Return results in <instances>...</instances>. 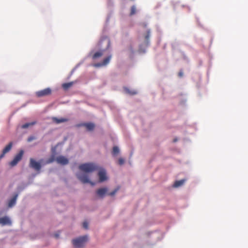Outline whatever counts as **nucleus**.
Returning <instances> with one entry per match:
<instances>
[{
    "instance_id": "obj_15",
    "label": "nucleus",
    "mask_w": 248,
    "mask_h": 248,
    "mask_svg": "<svg viewBox=\"0 0 248 248\" xmlns=\"http://www.w3.org/2000/svg\"><path fill=\"white\" fill-rule=\"evenodd\" d=\"M17 196V194L15 195L14 197L12 199L10 200L8 203V206L9 207H12L15 204Z\"/></svg>"
},
{
    "instance_id": "obj_5",
    "label": "nucleus",
    "mask_w": 248,
    "mask_h": 248,
    "mask_svg": "<svg viewBox=\"0 0 248 248\" xmlns=\"http://www.w3.org/2000/svg\"><path fill=\"white\" fill-rule=\"evenodd\" d=\"M42 160H40V162L36 161L34 159L31 158L30 159V167L36 171H39L41 168V162Z\"/></svg>"
},
{
    "instance_id": "obj_4",
    "label": "nucleus",
    "mask_w": 248,
    "mask_h": 248,
    "mask_svg": "<svg viewBox=\"0 0 248 248\" xmlns=\"http://www.w3.org/2000/svg\"><path fill=\"white\" fill-rule=\"evenodd\" d=\"M24 154V151L21 150L19 153L16 155L13 160L10 162V165L12 167L16 166L18 162L22 159Z\"/></svg>"
},
{
    "instance_id": "obj_29",
    "label": "nucleus",
    "mask_w": 248,
    "mask_h": 248,
    "mask_svg": "<svg viewBox=\"0 0 248 248\" xmlns=\"http://www.w3.org/2000/svg\"><path fill=\"white\" fill-rule=\"evenodd\" d=\"M182 76H183V72H180L179 73V76L181 77H182Z\"/></svg>"
},
{
    "instance_id": "obj_10",
    "label": "nucleus",
    "mask_w": 248,
    "mask_h": 248,
    "mask_svg": "<svg viewBox=\"0 0 248 248\" xmlns=\"http://www.w3.org/2000/svg\"><path fill=\"white\" fill-rule=\"evenodd\" d=\"M13 145L12 142H10L9 144L3 149L1 154L0 155V159L3 158L5 155L9 152L12 149Z\"/></svg>"
},
{
    "instance_id": "obj_24",
    "label": "nucleus",
    "mask_w": 248,
    "mask_h": 248,
    "mask_svg": "<svg viewBox=\"0 0 248 248\" xmlns=\"http://www.w3.org/2000/svg\"><path fill=\"white\" fill-rule=\"evenodd\" d=\"M150 31L148 30L147 31V33H146V35H145V39L147 41H148L149 40V38L150 37Z\"/></svg>"
},
{
    "instance_id": "obj_3",
    "label": "nucleus",
    "mask_w": 248,
    "mask_h": 248,
    "mask_svg": "<svg viewBox=\"0 0 248 248\" xmlns=\"http://www.w3.org/2000/svg\"><path fill=\"white\" fill-rule=\"evenodd\" d=\"M78 178L83 184L90 183L91 185L94 186L95 183L90 181L88 176L86 173H80L77 174Z\"/></svg>"
},
{
    "instance_id": "obj_14",
    "label": "nucleus",
    "mask_w": 248,
    "mask_h": 248,
    "mask_svg": "<svg viewBox=\"0 0 248 248\" xmlns=\"http://www.w3.org/2000/svg\"><path fill=\"white\" fill-rule=\"evenodd\" d=\"M53 122L55 123L56 124H60L63 122H66L68 121V119L64 118H57L56 117H53L52 118Z\"/></svg>"
},
{
    "instance_id": "obj_1",
    "label": "nucleus",
    "mask_w": 248,
    "mask_h": 248,
    "mask_svg": "<svg viewBox=\"0 0 248 248\" xmlns=\"http://www.w3.org/2000/svg\"><path fill=\"white\" fill-rule=\"evenodd\" d=\"M79 169L85 173H90L99 170V167L93 163H84L79 166Z\"/></svg>"
},
{
    "instance_id": "obj_30",
    "label": "nucleus",
    "mask_w": 248,
    "mask_h": 248,
    "mask_svg": "<svg viewBox=\"0 0 248 248\" xmlns=\"http://www.w3.org/2000/svg\"><path fill=\"white\" fill-rule=\"evenodd\" d=\"M55 237H56V238H58V236H59V234H55Z\"/></svg>"
},
{
    "instance_id": "obj_27",
    "label": "nucleus",
    "mask_w": 248,
    "mask_h": 248,
    "mask_svg": "<svg viewBox=\"0 0 248 248\" xmlns=\"http://www.w3.org/2000/svg\"><path fill=\"white\" fill-rule=\"evenodd\" d=\"M35 139V137H34V136H31L30 137L28 138V141L29 142H31V141L32 140H34Z\"/></svg>"
},
{
    "instance_id": "obj_7",
    "label": "nucleus",
    "mask_w": 248,
    "mask_h": 248,
    "mask_svg": "<svg viewBox=\"0 0 248 248\" xmlns=\"http://www.w3.org/2000/svg\"><path fill=\"white\" fill-rule=\"evenodd\" d=\"M98 175L99 177V182H103L105 181H106L108 179V177L106 175V170L104 169L99 170Z\"/></svg>"
},
{
    "instance_id": "obj_9",
    "label": "nucleus",
    "mask_w": 248,
    "mask_h": 248,
    "mask_svg": "<svg viewBox=\"0 0 248 248\" xmlns=\"http://www.w3.org/2000/svg\"><path fill=\"white\" fill-rule=\"evenodd\" d=\"M111 58V56H108L103 60L102 62L95 63L94 64V66L96 67H99L103 66H105L109 62Z\"/></svg>"
},
{
    "instance_id": "obj_19",
    "label": "nucleus",
    "mask_w": 248,
    "mask_h": 248,
    "mask_svg": "<svg viewBox=\"0 0 248 248\" xmlns=\"http://www.w3.org/2000/svg\"><path fill=\"white\" fill-rule=\"evenodd\" d=\"M36 123V122H31V123H26V124H23L22 125L21 127L22 128H27L29 127L30 126L33 125Z\"/></svg>"
},
{
    "instance_id": "obj_21",
    "label": "nucleus",
    "mask_w": 248,
    "mask_h": 248,
    "mask_svg": "<svg viewBox=\"0 0 248 248\" xmlns=\"http://www.w3.org/2000/svg\"><path fill=\"white\" fill-rule=\"evenodd\" d=\"M55 160L54 155H52L49 158L44 164H47L52 163Z\"/></svg>"
},
{
    "instance_id": "obj_17",
    "label": "nucleus",
    "mask_w": 248,
    "mask_h": 248,
    "mask_svg": "<svg viewBox=\"0 0 248 248\" xmlns=\"http://www.w3.org/2000/svg\"><path fill=\"white\" fill-rule=\"evenodd\" d=\"M73 85V82H70L68 83H65L62 84V87L65 90H67L72 86Z\"/></svg>"
},
{
    "instance_id": "obj_32",
    "label": "nucleus",
    "mask_w": 248,
    "mask_h": 248,
    "mask_svg": "<svg viewBox=\"0 0 248 248\" xmlns=\"http://www.w3.org/2000/svg\"><path fill=\"white\" fill-rule=\"evenodd\" d=\"M176 141H177V139H174L173 140L174 142H176Z\"/></svg>"
},
{
    "instance_id": "obj_2",
    "label": "nucleus",
    "mask_w": 248,
    "mask_h": 248,
    "mask_svg": "<svg viewBox=\"0 0 248 248\" xmlns=\"http://www.w3.org/2000/svg\"><path fill=\"white\" fill-rule=\"evenodd\" d=\"M87 236H83L78 237L76 239H74L72 241L73 245L76 248H83L86 242L87 241Z\"/></svg>"
},
{
    "instance_id": "obj_26",
    "label": "nucleus",
    "mask_w": 248,
    "mask_h": 248,
    "mask_svg": "<svg viewBox=\"0 0 248 248\" xmlns=\"http://www.w3.org/2000/svg\"><path fill=\"white\" fill-rule=\"evenodd\" d=\"M83 227L85 229H88V223L86 221H84L83 223Z\"/></svg>"
},
{
    "instance_id": "obj_25",
    "label": "nucleus",
    "mask_w": 248,
    "mask_h": 248,
    "mask_svg": "<svg viewBox=\"0 0 248 248\" xmlns=\"http://www.w3.org/2000/svg\"><path fill=\"white\" fill-rule=\"evenodd\" d=\"M124 162V160L123 158H120L118 160V163L119 165H123Z\"/></svg>"
},
{
    "instance_id": "obj_28",
    "label": "nucleus",
    "mask_w": 248,
    "mask_h": 248,
    "mask_svg": "<svg viewBox=\"0 0 248 248\" xmlns=\"http://www.w3.org/2000/svg\"><path fill=\"white\" fill-rule=\"evenodd\" d=\"M127 93H128L130 94H136V92L133 91V92H130L129 90H127Z\"/></svg>"
},
{
    "instance_id": "obj_11",
    "label": "nucleus",
    "mask_w": 248,
    "mask_h": 248,
    "mask_svg": "<svg viewBox=\"0 0 248 248\" xmlns=\"http://www.w3.org/2000/svg\"><path fill=\"white\" fill-rule=\"evenodd\" d=\"M0 224L2 226L4 225H11L12 222L10 218L7 216L0 218Z\"/></svg>"
},
{
    "instance_id": "obj_8",
    "label": "nucleus",
    "mask_w": 248,
    "mask_h": 248,
    "mask_svg": "<svg viewBox=\"0 0 248 248\" xmlns=\"http://www.w3.org/2000/svg\"><path fill=\"white\" fill-rule=\"evenodd\" d=\"M56 160L58 164L63 165H66L69 162L68 159L62 155L58 156L56 158Z\"/></svg>"
},
{
    "instance_id": "obj_13",
    "label": "nucleus",
    "mask_w": 248,
    "mask_h": 248,
    "mask_svg": "<svg viewBox=\"0 0 248 248\" xmlns=\"http://www.w3.org/2000/svg\"><path fill=\"white\" fill-rule=\"evenodd\" d=\"M108 189L107 187L99 188L96 191V194L100 198H103L107 193Z\"/></svg>"
},
{
    "instance_id": "obj_22",
    "label": "nucleus",
    "mask_w": 248,
    "mask_h": 248,
    "mask_svg": "<svg viewBox=\"0 0 248 248\" xmlns=\"http://www.w3.org/2000/svg\"><path fill=\"white\" fill-rule=\"evenodd\" d=\"M136 13V8L135 6L133 5L131 7V12H130V15L132 16L134 14H135Z\"/></svg>"
},
{
    "instance_id": "obj_20",
    "label": "nucleus",
    "mask_w": 248,
    "mask_h": 248,
    "mask_svg": "<svg viewBox=\"0 0 248 248\" xmlns=\"http://www.w3.org/2000/svg\"><path fill=\"white\" fill-rule=\"evenodd\" d=\"M120 152L119 148L117 146H114L113 148L112 154L113 156H116Z\"/></svg>"
},
{
    "instance_id": "obj_6",
    "label": "nucleus",
    "mask_w": 248,
    "mask_h": 248,
    "mask_svg": "<svg viewBox=\"0 0 248 248\" xmlns=\"http://www.w3.org/2000/svg\"><path fill=\"white\" fill-rule=\"evenodd\" d=\"M52 91L50 88H47L44 90H40L36 92V95L38 97H42L50 95Z\"/></svg>"
},
{
    "instance_id": "obj_12",
    "label": "nucleus",
    "mask_w": 248,
    "mask_h": 248,
    "mask_svg": "<svg viewBox=\"0 0 248 248\" xmlns=\"http://www.w3.org/2000/svg\"><path fill=\"white\" fill-rule=\"evenodd\" d=\"M78 126H85L87 130L91 131L93 130L95 127V125L94 124L92 123H82L78 124Z\"/></svg>"
},
{
    "instance_id": "obj_23",
    "label": "nucleus",
    "mask_w": 248,
    "mask_h": 248,
    "mask_svg": "<svg viewBox=\"0 0 248 248\" xmlns=\"http://www.w3.org/2000/svg\"><path fill=\"white\" fill-rule=\"evenodd\" d=\"M119 189V188L117 187L116 189H115L113 191H112V192L108 193V194L109 196H113L116 194V193L118 191Z\"/></svg>"
},
{
    "instance_id": "obj_18",
    "label": "nucleus",
    "mask_w": 248,
    "mask_h": 248,
    "mask_svg": "<svg viewBox=\"0 0 248 248\" xmlns=\"http://www.w3.org/2000/svg\"><path fill=\"white\" fill-rule=\"evenodd\" d=\"M103 53L102 51L96 52L93 56V59H96L98 58L101 57L103 55Z\"/></svg>"
},
{
    "instance_id": "obj_16",
    "label": "nucleus",
    "mask_w": 248,
    "mask_h": 248,
    "mask_svg": "<svg viewBox=\"0 0 248 248\" xmlns=\"http://www.w3.org/2000/svg\"><path fill=\"white\" fill-rule=\"evenodd\" d=\"M185 179H182L179 181H176L173 184V186L175 187H178L182 186L185 182Z\"/></svg>"
},
{
    "instance_id": "obj_31",
    "label": "nucleus",
    "mask_w": 248,
    "mask_h": 248,
    "mask_svg": "<svg viewBox=\"0 0 248 248\" xmlns=\"http://www.w3.org/2000/svg\"><path fill=\"white\" fill-rule=\"evenodd\" d=\"M107 41H108V45H109V43H110V42H109V41L108 40H107Z\"/></svg>"
}]
</instances>
